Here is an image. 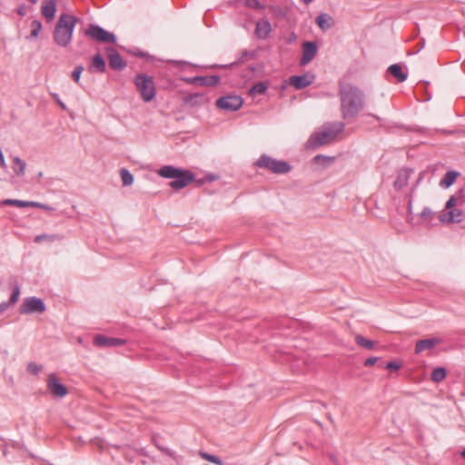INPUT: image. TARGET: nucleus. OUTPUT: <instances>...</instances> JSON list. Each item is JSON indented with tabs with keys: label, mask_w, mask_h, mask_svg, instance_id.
Segmentation results:
<instances>
[{
	"label": "nucleus",
	"mask_w": 465,
	"mask_h": 465,
	"mask_svg": "<svg viewBox=\"0 0 465 465\" xmlns=\"http://www.w3.org/2000/svg\"><path fill=\"white\" fill-rule=\"evenodd\" d=\"M106 51L108 54L109 65L112 69L121 71L126 66V63L114 48L107 47Z\"/></svg>",
	"instance_id": "nucleus-13"
},
{
	"label": "nucleus",
	"mask_w": 465,
	"mask_h": 465,
	"mask_svg": "<svg viewBox=\"0 0 465 465\" xmlns=\"http://www.w3.org/2000/svg\"><path fill=\"white\" fill-rule=\"evenodd\" d=\"M13 171L17 176H23L25 173L26 163L19 156H12Z\"/></svg>",
	"instance_id": "nucleus-25"
},
{
	"label": "nucleus",
	"mask_w": 465,
	"mask_h": 465,
	"mask_svg": "<svg viewBox=\"0 0 465 465\" xmlns=\"http://www.w3.org/2000/svg\"><path fill=\"white\" fill-rule=\"evenodd\" d=\"M8 309L7 303H0V313L4 312Z\"/></svg>",
	"instance_id": "nucleus-47"
},
{
	"label": "nucleus",
	"mask_w": 465,
	"mask_h": 465,
	"mask_svg": "<svg viewBox=\"0 0 465 465\" xmlns=\"http://www.w3.org/2000/svg\"><path fill=\"white\" fill-rule=\"evenodd\" d=\"M31 28H32V31H31V34H30V38H35V37L38 36L39 32L42 29V24L39 21H37V20H34L31 23Z\"/></svg>",
	"instance_id": "nucleus-34"
},
{
	"label": "nucleus",
	"mask_w": 465,
	"mask_h": 465,
	"mask_svg": "<svg viewBox=\"0 0 465 465\" xmlns=\"http://www.w3.org/2000/svg\"><path fill=\"white\" fill-rule=\"evenodd\" d=\"M26 370H27L28 372H30V373H32L34 375H36V374H38L43 370V365L37 364V363H35L34 361H30L27 364Z\"/></svg>",
	"instance_id": "nucleus-37"
},
{
	"label": "nucleus",
	"mask_w": 465,
	"mask_h": 465,
	"mask_svg": "<svg viewBox=\"0 0 465 465\" xmlns=\"http://www.w3.org/2000/svg\"><path fill=\"white\" fill-rule=\"evenodd\" d=\"M465 204V190L460 189L446 202L445 208L460 207Z\"/></svg>",
	"instance_id": "nucleus-18"
},
{
	"label": "nucleus",
	"mask_w": 465,
	"mask_h": 465,
	"mask_svg": "<svg viewBox=\"0 0 465 465\" xmlns=\"http://www.w3.org/2000/svg\"><path fill=\"white\" fill-rule=\"evenodd\" d=\"M447 212L440 216V221L447 223H459L462 222L464 214L458 207L446 208Z\"/></svg>",
	"instance_id": "nucleus-14"
},
{
	"label": "nucleus",
	"mask_w": 465,
	"mask_h": 465,
	"mask_svg": "<svg viewBox=\"0 0 465 465\" xmlns=\"http://www.w3.org/2000/svg\"><path fill=\"white\" fill-rule=\"evenodd\" d=\"M377 361H378L377 357H370L365 360L364 366L371 367V366L374 365L377 362Z\"/></svg>",
	"instance_id": "nucleus-43"
},
{
	"label": "nucleus",
	"mask_w": 465,
	"mask_h": 465,
	"mask_svg": "<svg viewBox=\"0 0 465 465\" xmlns=\"http://www.w3.org/2000/svg\"><path fill=\"white\" fill-rule=\"evenodd\" d=\"M388 72L394 76L399 82H404L407 79V74L402 72V68L400 64H394L389 66Z\"/></svg>",
	"instance_id": "nucleus-27"
},
{
	"label": "nucleus",
	"mask_w": 465,
	"mask_h": 465,
	"mask_svg": "<svg viewBox=\"0 0 465 465\" xmlns=\"http://www.w3.org/2000/svg\"><path fill=\"white\" fill-rule=\"evenodd\" d=\"M445 377L446 370L442 367H437L431 372V380L435 382H440Z\"/></svg>",
	"instance_id": "nucleus-30"
},
{
	"label": "nucleus",
	"mask_w": 465,
	"mask_h": 465,
	"mask_svg": "<svg viewBox=\"0 0 465 465\" xmlns=\"http://www.w3.org/2000/svg\"><path fill=\"white\" fill-rule=\"evenodd\" d=\"M344 123L336 121L324 124L322 128L314 132L308 140V147L316 148L335 140L337 135L343 132Z\"/></svg>",
	"instance_id": "nucleus-2"
},
{
	"label": "nucleus",
	"mask_w": 465,
	"mask_h": 465,
	"mask_svg": "<svg viewBox=\"0 0 465 465\" xmlns=\"http://www.w3.org/2000/svg\"><path fill=\"white\" fill-rule=\"evenodd\" d=\"M77 18L74 15L62 14L54 29V41L61 46L66 47L72 41Z\"/></svg>",
	"instance_id": "nucleus-3"
},
{
	"label": "nucleus",
	"mask_w": 465,
	"mask_h": 465,
	"mask_svg": "<svg viewBox=\"0 0 465 465\" xmlns=\"http://www.w3.org/2000/svg\"><path fill=\"white\" fill-rule=\"evenodd\" d=\"M411 170L408 169V168H402L401 169L398 173H397V177L394 181V187L398 190H401L402 189L404 186L407 185L408 183V181L411 177Z\"/></svg>",
	"instance_id": "nucleus-21"
},
{
	"label": "nucleus",
	"mask_w": 465,
	"mask_h": 465,
	"mask_svg": "<svg viewBox=\"0 0 465 465\" xmlns=\"http://www.w3.org/2000/svg\"><path fill=\"white\" fill-rule=\"evenodd\" d=\"M317 45L315 42L305 41L302 44V55L300 60L301 65H306L313 60L317 54Z\"/></svg>",
	"instance_id": "nucleus-12"
},
{
	"label": "nucleus",
	"mask_w": 465,
	"mask_h": 465,
	"mask_svg": "<svg viewBox=\"0 0 465 465\" xmlns=\"http://www.w3.org/2000/svg\"><path fill=\"white\" fill-rule=\"evenodd\" d=\"M441 342V340L437 337L430 339L420 340L415 345V353L419 354L425 351L432 350L436 345Z\"/></svg>",
	"instance_id": "nucleus-16"
},
{
	"label": "nucleus",
	"mask_w": 465,
	"mask_h": 465,
	"mask_svg": "<svg viewBox=\"0 0 465 465\" xmlns=\"http://www.w3.org/2000/svg\"><path fill=\"white\" fill-rule=\"evenodd\" d=\"M55 239H56L55 235L43 233V234H39V235L35 236V242L40 243L44 241H52L53 242Z\"/></svg>",
	"instance_id": "nucleus-39"
},
{
	"label": "nucleus",
	"mask_w": 465,
	"mask_h": 465,
	"mask_svg": "<svg viewBox=\"0 0 465 465\" xmlns=\"http://www.w3.org/2000/svg\"><path fill=\"white\" fill-rule=\"evenodd\" d=\"M424 45H425L424 40H422L421 44H420V47L417 50V52L420 51L424 47Z\"/></svg>",
	"instance_id": "nucleus-48"
},
{
	"label": "nucleus",
	"mask_w": 465,
	"mask_h": 465,
	"mask_svg": "<svg viewBox=\"0 0 465 465\" xmlns=\"http://www.w3.org/2000/svg\"><path fill=\"white\" fill-rule=\"evenodd\" d=\"M46 310L44 300L35 296L27 297L19 307L21 314L43 313Z\"/></svg>",
	"instance_id": "nucleus-7"
},
{
	"label": "nucleus",
	"mask_w": 465,
	"mask_h": 465,
	"mask_svg": "<svg viewBox=\"0 0 465 465\" xmlns=\"http://www.w3.org/2000/svg\"><path fill=\"white\" fill-rule=\"evenodd\" d=\"M355 342L363 348H366L368 350H372L374 348V341L366 339L361 334H357L355 336Z\"/></svg>",
	"instance_id": "nucleus-29"
},
{
	"label": "nucleus",
	"mask_w": 465,
	"mask_h": 465,
	"mask_svg": "<svg viewBox=\"0 0 465 465\" xmlns=\"http://www.w3.org/2000/svg\"><path fill=\"white\" fill-rule=\"evenodd\" d=\"M201 456L205 460H208L210 462H213L216 465H223V460L218 457V456H215V455H212V454H209V453H206V452H202L201 453Z\"/></svg>",
	"instance_id": "nucleus-36"
},
{
	"label": "nucleus",
	"mask_w": 465,
	"mask_h": 465,
	"mask_svg": "<svg viewBox=\"0 0 465 465\" xmlns=\"http://www.w3.org/2000/svg\"><path fill=\"white\" fill-rule=\"evenodd\" d=\"M180 170L181 169L173 167L172 165H164L158 171V173L162 177L173 180L174 177H176V175H179Z\"/></svg>",
	"instance_id": "nucleus-26"
},
{
	"label": "nucleus",
	"mask_w": 465,
	"mask_h": 465,
	"mask_svg": "<svg viewBox=\"0 0 465 465\" xmlns=\"http://www.w3.org/2000/svg\"><path fill=\"white\" fill-rule=\"evenodd\" d=\"M339 96L342 119H352L363 110L365 94L359 87L351 84H341Z\"/></svg>",
	"instance_id": "nucleus-1"
},
{
	"label": "nucleus",
	"mask_w": 465,
	"mask_h": 465,
	"mask_svg": "<svg viewBox=\"0 0 465 465\" xmlns=\"http://www.w3.org/2000/svg\"><path fill=\"white\" fill-rule=\"evenodd\" d=\"M333 160L332 157H327V156H324L322 154H318L314 157V161L315 163H320V162H327V163H330Z\"/></svg>",
	"instance_id": "nucleus-41"
},
{
	"label": "nucleus",
	"mask_w": 465,
	"mask_h": 465,
	"mask_svg": "<svg viewBox=\"0 0 465 465\" xmlns=\"http://www.w3.org/2000/svg\"><path fill=\"white\" fill-rule=\"evenodd\" d=\"M56 13V4L54 0H50L42 5V15L47 20H53Z\"/></svg>",
	"instance_id": "nucleus-24"
},
{
	"label": "nucleus",
	"mask_w": 465,
	"mask_h": 465,
	"mask_svg": "<svg viewBox=\"0 0 465 465\" xmlns=\"http://www.w3.org/2000/svg\"><path fill=\"white\" fill-rule=\"evenodd\" d=\"M316 24L322 31H327L332 27L334 22L330 15L323 13L317 16Z\"/></svg>",
	"instance_id": "nucleus-23"
},
{
	"label": "nucleus",
	"mask_w": 465,
	"mask_h": 465,
	"mask_svg": "<svg viewBox=\"0 0 465 465\" xmlns=\"http://www.w3.org/2000/svg\"><path fill=\"white\" fill-rule=\"evenodd\" d=\"M32 4H36L38 0H28Z\"/></svg>",
	"instance_id": "nucleus-51"
},
{
	"label": "nucleus",
	"mask_w": 465,
	"mask_h": 465,
	"mask_svg": "<svg viewBox=\"0 0 465 465\" xmlns=\"http://www.w3.org/2000/svg\"><path fill=\"white\" fill-rule=\"evenodd\" d=\"M193 77H186V78H183V81H184L187 84H192L197 85V83L193 82Z\"/></svg>",
	"instance_id": "nucleus-46"
},
{
	"label": "nucleus",
	"mask_w": 465,
	"mask_h": 465,
	"mask_svg": "<svg viewBox=\"0 0 465 465\" xmlns=\"http://www.w3.org/2000/svg\"><path fill=\"white\" fill-rule=\"evenodd\" d=\"M173 63H175V64H181L182 62H179V61H172Z\"/></svg>",
	"instance_id": "nucleus-54"
},
{
	"label": "nucleus",
	"mask_w": 465,
	"mask_h": 465,
	"mask_svg": "<svg viewBox=\"0 0 465 465\" xmlns=\"http://www.w3.org/2000/svg\"><path fill=\"white\" fill-rule=\"evenodd\" d=\"M47 389L55 397L64 398L67 393V388L60 382L54 373L48 375Z\"/></svg>",
	"instance_id": "nucleus-9"
},
{
	"label": "nucleus",
	"mask_w": 465,
	"mask_h": 465,
	"mask_svg": "<svg viewBox=\"0 0 465 465\" xmlns=\"http://www.w3.org/2000/svg\"><path fill=\"white\" fill-rule=\"evenodd\" d=\"M52 96L63 110H66V105L60 100L57 94H52Z\"/></svg>",
	"instance_id": "nucleus-44"
},
{
	"label": "nucleus",
	"mask_w": 465,
	"mask_h": 465,
	"mask_svg": "<svg viewBox=\"0 0 465 465\" xmlns=\"http://www.w3.org/2000/svg\"><path fill=\"white\" fill-rule=\"evenodd\" d=\"M432 212L429 207H424L420 213V217L423 219H430Z\"/></svg>",
	"instance_id": "nucleus-40"
},
{
	"label": "nucleus",
	"mask_w": 465,
	"mask_h": 465,
	"mask_svg": "<svg viewBox=\"0 0 465 465\" xmlns=\"http://www.w3.org/2000/svg\"><path fill=\"white\" fill-rule=\"evenodd\" d=\"M83 71L84 66L82 64H79L75 66L74 71L72 72V78L76 84H79Z\"/></svg>",
	"instance_id": "nucleus-38"
},
{
	"label": "nucleus",
	"mask_w": 465,
	"mask_h": 465,
	"mask_svg": "<svg viewBox=\"0 0 465 465\" xmlns=\"http://www.w3.org/2000/svg\"><path fill=\"white\" fill-rule=\"evenodd\" d=\"M94 345L98 347H119L126 343L125 339L108 337L103 334H96L94 337Z\"/></svg>",
	"instance_id": "nucleus-10"
},
{
	"label": "nucleus",
	"mask_w": 465,
	"mask_h": 465,
	"mask_svg": "<svg viewBox=\"0 0 465 465\" xmlns=\"http://www.w3.org/2000/svg\"><path fill=\"white\" fill-rule=\"evenodd\" d=\"M232 65H233V63H231V64H230V65H221V66H222V67H228V66H232Z\"/></svg>",
	"instance_id": "nucleus-52"
},
{
	"label": "nucleus",
	"mask_w": 465,
	"mask_h": 465,
	"mask_svg": "<svg viewBox=\"0 0 465 465\" xmlns=\"http://www.w3.org/2000/svg\"><path fill=\"white\" fill-rule=\"evenodd\" d=\"M42 176H43V173H42V172H40V173H38V177H39V178H41Z\"/></svg>",
	"instance_id": "nucleus-53"
},
{
	"label": "nucleus",
	"mask_w": 465,
	"mask_h": 465,
	"mask_svg": "<svg viewBox=\"0 0 465 465\" xmlns=\"http://www.w3.org/2000/svg\"><path fill=\"white\" fill-rule=\"evenodd\" d=\"M243 104V99L239 95H225L216 100V106L228 112L239 110Z\"/></svg>",
	"instance_id": "nucleus-8"
},
{
	"label": "nucleus",
	"mask_w": 465,
	"mask_h": 465,
	"mask_svg": "<svg viewBox=\"0 0 465 465\" xmlns=\"http://www.w3.org/2000/svg\"><path fill=\"white\" fill-rule=\"evenodd\" d=\"M401 367V365L395 361H389L387 364H386V369H389V370H399Z\"/></svg>",
	"instance_id": "nucleus-42"
},
{
	"label": "nucleus",
	"mask_w": 465,
	"mask_h": 465,
	"mask_svg": "<svg viewBox=\"0 0 465 465\" xmlns=\"http://www.w3.org/2000/svg\"><path fill=\"white\" fill-rule=\"evenodd\" d=\"M193 80L200 86H215L221 83V78L218 75L194 76Z\"/></svg>",
	"instance_id": "nucleus-22"
},
{
	"label": "nucleus",
	"mask_w": 465,
	"mask_h": 465,
	"mask_svg": "<svg viewBox=\"0 0 465 465\" xmlns=\"http://www.w3.org/2000/svg\"><path fill=\"white\" fill-rule=\"evenodd\" d=\"M314 75L304 74L302 75H292L290 77V84L297 90L303 89L309 86L314 81Z\"/></svg>",
	"instance_id": "nucleus-15"
},
{
	"label": "nucleus",
	"mask_w": 465,
	"mask_h": 465,
	"mask_svg": "<svg viewBox=\"0 0 465 465\" xmlns=\"http://www.w3.org/2000/svg\"><path fill=\"white\" fill-rule=\"evenodd\" d=\"M134 84L144 102H150L155 97V86L153 77L139 74L135 76Z\"/></svg>",
	"instance_id": "nucleus-4"
},
{
	"label": "nucleus",
	"mask_w": 465,
	"mask_h": 465,
	"mask_svg": "<svg viewBox=\"0 0 465 465\" xmlns=\"http://www.w3.org/2000/svg\"><path fill=\"white\" fill-rule=\"evenodd\" d=\"M244 5L252 9L262 10L265 8L264 5H262L260 0H245Z\"/></svg>",
	"instance_id": "nucleus-35"
},
{
	"label": "nucleus",
	"mask_w": 465,
	"mask_h": 465,
	"mask_svg": "<svg viewBox=\"0 0 465 465\" xmlns=\"http://www.w3.org/2000/svg\"><path fill=\"white\" fill-rule=\"evenodd\" d=\"M272 31L271 24L268 20H260L256 23L255 35L259 39H265Z\"/></svg>",
	"instance_id": "nucleus-19"
},
{
	"label": "nucleus",
	"mask_w": 465,
	"mask_h": 465,
	"mask_svg": "<svg viewBox=\"0 0 465 465\" xmlns=\"http://www.w3.org/2000/svg\"><path fill=\"white\" fill-rule=\"evenodd\" d=\"M85 35L99 43L116 42V36L114 34L106 31L102 26L94 24L89 25L88 28L85 30Z\"/></svg>",
	"instance_id": "nucleus-6"
},
{
	"label": "nucleus",
	"mask_w": 465,
	"mask_h": 465,
	"mask_svg": "<svg viewBox=\"0 0 465 465\" xmlns=\"http://www.w3.org/2000/svg\"><path fill=\"white\" fill-rule=\"evenodd\" d=\"M460 176V172L454 171V170L449 171L444 174L442 179H440V181L439 182V186L442 189H448L454 184L457 178Z\"/></svg>",
	"instance_id": "nucleus-20"
},
{
	"label": "nucleus",
	"mask_w": 465,
	"mask_h": 465,
	"mask_svg": "<svg viewBox=\"0 0 465 465\" xmlns=\"http://www.w3.org/2000/svg\"><path fill=\"white\" fill-rule=\"evenodd\" d=\"M372 117H374L376 120L378 121H381V117L377 116V115H374V114H371Z\"/></svg>",
	"instance_id": "nucleus-49"
},
{
	"label": "nucleus",
	"mask_w": 465,
	"mask_h": 465,
	"mask_svg": "<svg viewBox=\"0 0 465 465\" xmlns=\"http://www.w3.org/2000/svg\"><path fill=\"white\" fill-rule=\"evenodd\" d=\"M120 175L124 186H130L134 183V176L127 169H122Z\"/></svg>",
	"instance_id": "nucleus-31"
},
{
	"label": "nucleus",
	"mask_w": 465,
	"mask_h": 465,
	"mask_svg": "<svg viewBox=\"0 0 465 465\" xmlns=\"http://www.w3.org/2000/svg\"><path fill=\"white\" fill-rule=\"evenodd\" d=\"M461 457L465 459V449L460 453Z\"/></svg>",
	"instance_id": "nucleus-50"
},
{
	"label": "nucleus",
	"mask_w": 465,
	"mask_h": 465,
	"mask_svg": "<svg viewBox=\"0 0 465 465\" xmlns=\"http://www.w3.org/2000/svg\"><path fill=\"white\" fill-rule=\"evenodd\" d=\"M88 70L92 73L103 74L106 71V64L104 58L100 54H96L92 57L91 64Z\"/></svg>",
	"instance_id": "nucleus-17"
},
{
	"label": "nucleus",
	"mask_w": 465,
	"mask_h": 465,
	"mask_svg": "<svg viewBox=\"0 0 465 465\" xmlns=\"http://www.w3.org/2000/svg\"><path fill=\"white\" fill-rule=\"evenodd\" d=\"M194 180V174L188 170H180L179 175L170 183V187L175 190L186 187L190 183Z\"/></svg>",
	"instance_id": "nucleus-11"
},
{
	"label": "nucleus",
	"mask_w": 465,
	"mask_h": 465,
	"mask_svg": "<svg viewBox=\"0 0 465 465\" xmlns=\"http://www.w3.org/2000/svg\"><path fill=\"white\" fill-rule=\"evenodd\" d=\"M2 205L5 206H16L20 208L31 207V205H35L33 201H23L17 199H5L2 202Z\"/></svg>",
	"instance_id": "nucleus-28"
},
{
	"label": "nucleus",
	"mask_w": 465,
	"mask_h": 465,
	"mask_svg": "<svg viewBox=\"0 0 465 465\" xmlns=\"http://www.w3.org/2000/svg\"><path fill=\"white\" fill-rule=\"evenodd\" d=\"M260 168H265L274 173L283 174L291 171V165L286 161L273 159L266 154H262L256 162Z\"/></svg>",
	"instance_id": "nucleus-5"
},
{
	"label": "nucleus",
	"mask_w": 465,
	"mask_h": 465,
	"mask_svg": "<svg viewBox=\"0 0 465 465\" xmlns=\"http://www.w3.org/2000/svg\"><path fill=\"white\" fill-rule=\"evenodd\" d=\"M20 293H21L20 286L16 283L13 288V292H12L9 301L2 302L1 303H7L8 307L10 305L15 304L18 301Z\"/></svg>",
	"instance_id": "nucleus-32"
},
{
	"label": "nucleus",
	"mask_w": 465,
	"mask_h": 465,
	"mask_svg": "<svg viewBox=\"0 0 465 465\" xmlns=\"http://www.w3.org/2000/svg\"><path fill=\"white\" fill-rule=\"evenodd\" d=\"M34 203L36 204V205H31V207L41 208V209H44V210H51L52 209L47 204H44V203H38V202H34Z\"/></svg>",
	"instance_id": "nucleus-45"
},
{
	"label": "nucleus",
	"mask_w": 465,
	"mask_h": 465,
	"mask_svg": "<svg viewBox=\"0 0 465 465\" xmlns=\"http://www.w3.org/2000/svg\"><path fill=\"white\" fill-rule=\"evenodd\" d=\"M267 89V85L263 82H259L255 84L251 89H250V94L256 95V94H262L265 93Z\"/></svg>",
	"instance_id": "nucleus-33"
}]
</instances>
